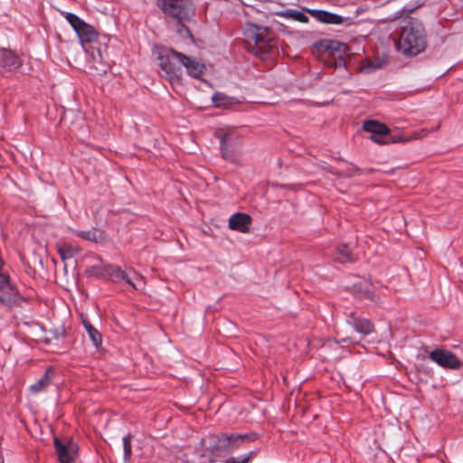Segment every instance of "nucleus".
I'll return each instance as SVG.
<instances>
[{
	"label": "nucleus",
	"instance_id": "6",
	"mask_svg": "<svg viewBox=\"0 0 463 463\" xmlns=\"http://www.w3.org/2000/svg\"><path fill=\"white\" fill-rule=\"evenodd\" d=\"M65 19L77 33L80 41L83 43H93L98 40L99 33L90 24L72 13H66Z\"/></svg>",
	"mask_w": 463,
	"mask_h": 463
},
{
	"label": "nucleus",
	"instance_id": "8",
	"mask_svg": "<svg viewBox=\"0 0 463 463\" xmlns=\"http://www.w3.org/2000/svg\"><path fill=\"white\" fill-rule=\"evenodd\" d=\"M364 130L371 133L370 139L379 145L388 144L389 141L384 139L390 134L389 128L376 120H366L363 125Z\"/></svg>",
	"mask_w": 463,
	"mask_h": 463
},
{
	"label": "nucleus",
	"instance_id": "19",
	"mask_svg": "<svg viewBox=\"0 0 463 463\" xmlns=\"http://www.w3.org/2000/svg\"><path fill=\"white\" fill-rule=\"evenodd\" d=\"M74 233L89 241L100 242L104 240L103 232L99 229H91L89 231H75Z\"/></svg>",
	"mask_w": 463,
	"mask_h": 463
},
{
	"label": "nucleus",
	"instance_id": "3",
	"mask_svg": "<svg viewBox=\"0 0 463 463\" xmlns=\"http://www.w3.org/2000/svg\"><path fill=\"white\" fill-rule=\"evenodd\" d=\"M246 49L260 59H267L271 53L275 43L274 37L267 27L250 24L246 33Z\"/></svg>",
	"mask_w": 463,
	"mask_h": 463
},
{
	"label": "nucleus",
	"instance_id": "24",
	"mask_svg": "<svg viewBox=\"0 0 463 463\" xmlns=\"http://www.w3.org/2000/svg\"><path fill=\"white\" fill-rule=\"evenodd\" d=\"M253 457V451L249 453L240 455V456H232L225 459L224 463H250Z\"/></svg>",
	"mask_w": 463,
	"mask_h": 463
},
{
	"label": "nucleus",
	"instance_id": "17",
	"mask_svg": "<svg viewBox=\"0 0 463 463\" xmlns=\"http://www.w3.org/2000/svg\"><path fill=\"white\" fill-rule=\"evenodd\" d=\"M54 448L61 463H71L73 458L68 448L58 438H54Z\"/></svg>",
	"mask_w": 463,
	"mask_h": 463
},
{
	"label": "nucleus",
	"instance_id": "16",
	"mask_svg": "<svg viewBox=\"0 0 463 463\" xmlns=\"http://www.w3.org/2000/svg\"><path fill=\"white\" fill-rule=\"evenodd\" d=\"M53 373L52 368L49 367L45 371V373L35 383L30 386L31 392L36 393L44 391L51 384Z\"/></svg>",
	"mask_w": 463,
	"mask_h": 463
},
{
	"label": "nucleus",
	"instance_id": "29",
	"mask_svg": "<svg viewBox=\"0 0 463 463\" xmlns=\"http://www.w3.org/2000/svg\"><path fill=\"white\" fill-rule=\"evenodd\" d=\"M0 463H4V458L1 455H0Z\"/></svg>",
	"mask_w": 463,
	"mask_h": 463
},
{
	"label": "nucleus",
	"instance_id": "1",
	"mask_svg": "<svg viewBox=\"0 0 463 463\" xmlns=\"http://www.w3.org/2000/svg\"><path fill=\"white\" fill-rule=\"evenodd\" d=\"M399 52L405 55L416 56L427 46L425 30L416 18L409 17L401 21L400 37L396 43Z\"/></svg>",
	"mask_w": 463,
	"mask_h": 463
},
{
	"label": "nucleus",
	"instance_id": "10",
	"mask_svg": "<svg viewBox=\"0 0 463 463\" xmlns=\"http://www.w3.org/2000/svg\"><path fill=\"white\" fill-rule=\"evenodd\" d=\"M251 217L243 213H236L229 218V228L242 233L250 232Z\"/></svg>",
	"mask_w": 463,
	"mask_h": 463
},
{
	"label": "nucleus",
	"instance_id": "7",
	"mask_svg": "<svg viewBox=\"0 0 463 463\" xmlns=\"http://www.w3.org/2000/svg\"><path fill=\"white\" fill-rule=\"evenodd\" d=\"M429 357L439 366L445 369L458 370L463 365L462 361L456 354L442 348L432 350L430 353Z\"/></svg>",
	"mask_w": 463,
	"mask_h": 463
},
{
	"label": "nucleus",
	"instance_id": "18",
	"mask_svg": "<svg viewBox=\"0 0 463 463\" xmlns=\"http://www.w3.org/2000/svg\"><path fill=\"white\" fill-rule=\"evenodd\" d=\"M278 15L281 18L293 20L303 24L308 23L309 20L308 17L305 14V13L296 9L283 10L281 12H279Z\"/></svg>",
	"mask_w": 463,
	"mask_h": 463
},
{
	"label": "nucleus",
	"instance_id": "13",
	"mask_svg": "<svg viewBox=\"0 0 463 463\" xmlns=\"http://www.w3.org/2000/svg\"><path fill=\"white\" fill-rule=\"evenodd\" d=\"M115 265L105 263L100 260V263L90 266L86 273L89 277L103 278L111 280V273L114 271Z\"/></svg>",
	"mask_w": 463,
	"mask_h": 463
},
{
	"label": "nucleus",
	"instance_id": "22",
	"mask_svg": "<svg viewBox=\"0 0 463 463\" xmlns=\"http://www.w3.org/2000/svg\"><path fill=\"white\" fill-rule=\"evenodd\" d=\"M334 259L340 263H345L354 260L351 250L345 244H343L335 249Z\"/></svg>",
	"mask_w": 463,
	"mask_h": 463
},
{
	"label": "nucleus",
	"instance_id": "2",
	"mask_svg": "<svg viewBox=\"0 0 463 463\" xmlns=\"http://www.w3.org/2000/svg\"><path fill=\"white\" fill-rule=\"evenodd\" d=\"M156 5L167 19L175 22L182 36L192 37V33L184 23L191 18L192 4L190 0H156Z\"/></svg>",
	"mask_w": 463,
	"mask_h": 463
},
{
	"label": "nucleus",
	"instance_id": "12",
	"mask_svg": "<svg viewBox=\"0 0 463 463\" xmlns=\"http://www.w3.org/2000/svg\"><path fill=\"white\" fill-rule=\"evenodd\" d=\"M181 63L186 69L188 75H190L193 78H200L206 70V67L203 63L184 53L183 60H181Z\"/></svg>",
	"mask_w": 463,
	"mask_h": 463
},
{
	"label": "nucleus",
	"instance_id": "26",
	"mask_svg": "<svg viewBox=\"0 0 463 463\" xmlns=\"http://www.w3.org/2000/svg\"><path fill=\"white\" fill-rule=\"evenodd\" d=\"M131 435H127L123 437V449H124V457L126 459H128L131 456L132 449H131Z\"/></svg>",
	"mask_w": 463,
	"mask_h": 463
},
{
	"label": "nucleus",
	"instance_id": "23",
	"mask_svg": "<svg viewBox=\"0 0 463 463\" xmlns=\"http://www.w3.org/2000/svg\"><path fill=\"white\" fill-rule=\"evenodd\" d=\"M78 252V248H75L69 243H62L58 245V253L63 261L73 258Z\"/></svg>",
	"mask_w": 463,
	"mask_h": 463
},
{
	"label": "nucleus",
	"instance_id": "15",
	"mask_svg": "<svg viewBox=\"0 0 463 463\" xmlns=\"http://www.w3.org/2000/svg\"><path fill=\"white\" fill-rule=\"evenodd\" d=\"M212 101L214 107L220 109H229L239 103L236 98L230 97L222 92H215L212 97Z\"/></svg>",
	"mask_w": 463,
	"mask_h": 463
},
{
	"label": "nucleus",
	"instance_id": "4",
	"mask_svg": "<svg viewBox=\"0 0 463 463\" xmlns=\"http://www.w3.org/2000/svg\"><path fill=\"white\" fill-rule=\"evenodd\" d=\"M259 438L256 432L248 433H220L215 436L213 449L227 453L243 449L245 445L256 441Z\"/></svg>",
	"mask_w": 463,
	"mask_h": 463
},
{
	"label": "nucleus",
	"instance_id": "28",
	"mask_svg": "<svg viewBox=\"0 0 463 463\" xmlns=\"http://www.w3.org/2000/svg\"><path fill=\"white\" fill-rule=\"evenodd\" d=\"M369 288L370 287L368 285H366V288H365L364 292L360 296V298H367L372 301H376L375 296L373 295V293L371 291V289Z\"/></svg>",
	"mask_w": 463,
	"mask_h": 463
},
{
	"label": "nucleus",
	"instance_id": "11",
	"mask_svg": "<svg viewBox=\"0 0 463 463\" xmlns=\"http://www.w3.org/2000/svg\"><path fill=\"white\" fill-rule=\"evenodd\" d=\"M22 61L18 55L10 49H0V70L12 71L19 68Z\"/></svg>",
	"mask_w": 463,
	"mask_h": 463
},
{
	"label": "nucleus",
	"instance_id": "9",
	"mask_svg": "<svg viewBox=\"0 0 463 463\" xmlns=\"http://www.w3.org/2000/svg\"><path fill=\"white\" fill-rule=\"evenodd\" d=\"M347 323L357 332L363 335H369L374 329L373 324L366 318H362L354 312L347 314Z\"/></svg>",
	"mask_w": 463,
	"mask_h": 463
},
{
	"label": "nucleus",
	"instance_id": "20",
	"mask_svg": "<svg viewBox=\"0 0 463 463\" xmlns=\"http://www.w3.org/2000/svg\"><path fill=\"white\" fill-rule=\"evenodd\" d=\"M121 280H124L134 289H138V287L133 281V279L124 270H122L119 267L115 265L114 271L113 273H111V281L114 283H118Z\"/></svg>",
	"mask_w": 463,
	"mask_h": 463
},
{
	"label": "nucleus",
	"instance_id": "14",
	"mask_svg": "<svg viewBox=\"0 0 463 463\" xmlns=\"http://www.w3.org/2000/svg\"><path fill=\"white\" fill-rule=\"evenodd\" d=\"M236 139L237 136L234 131L227 132L220 137L221 151L224 158H232V147Z\"/></svg>",
	"mask_w": 463,
	"mask_h": 463
},
{
	"label": "nucleus",
	"instance_id": "21",
	"mask_svg": "<svg viewBox=\"0 0 463 463\" xmlns=\"http://www.w3.org/2000/svg\"><path fill=\"white\" fill-rule=\"evenodd\" d=\"M82 324L93 345L97 348L99 347L102 344L101 334L88 320L83 319Z\"/></svg>",
	"mask_w": 463,
	"mask_h": 463
},
{
	"label": "nucleus",
	"instance_id": "27",
	"mask_svg": "<svg viewBox=\"0 0 463 463\" xmlns=\"http://www.w3.org/2000/svg\"><path fill=\"white\" fill-rule=\"evenodd\" d=\"M344 22V17L336 14L329 13L327 23L328 24H341Z\"/></svg>",
	"mask_w": 463,
	"mask_h": 463
},
{
	"label": "nucleus",
	"instance_id": "5",
	"mask_svg": "<svg viewBox=\"0 0 463 463\" xmlns=\"http://www.w3.org/2000/svg\"><path fill=\"white\" fill-rule=\"evenodd\" d=\"M159 67L169 82L179 84L182 79L183 53L174 49H165L158 55Z\"/></svg>",
	"mask_w": 463,
	"mask_h": 463
},
{
	"label": "nucleus",
	"instance_id": "25",
	"mask_svg": "<svg viewBox=\"0 0 463 463\" xmlns=\"http://www.w3.org/2000/svg\"><path fill=\"white\" fill-rule=\"evenodd\" d=\"M307 12L309 13L317 21L324 23V24L327 23L329 12L324 11V10H316V9H307Z\"/></svg>",
	"mask_w": 463,
	"mask_h": 463
}]
</instances>
